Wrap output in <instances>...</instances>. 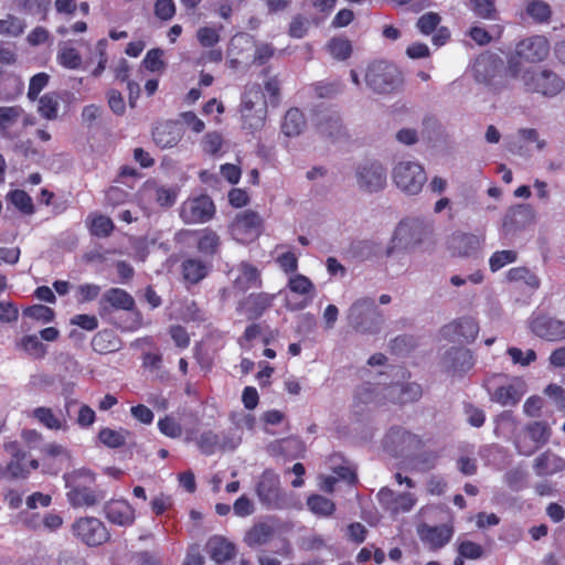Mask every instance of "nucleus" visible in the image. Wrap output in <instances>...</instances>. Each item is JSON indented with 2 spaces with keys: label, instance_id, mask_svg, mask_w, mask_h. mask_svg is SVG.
Listing matches in <instances>:
<instances>
[{
  "label": "nucleus",
  "instance_id": "nucleus-1",
  "mask_svg": "<svg viewBox=\"0 0 565 565\" xmlns=\"http://www.w3.org/2000/svg\"><path fill=\"white\" fill-rule=\"evenodd\" d=\"M63 479L67 502L74 509L95 507L106 498V491L95 486L96 476L89 469H75Z\"/></svg>",
  "mask_w": 565,
  "mask_h": 565
},
{
  "label": "nucleus",
  "instance_id": "nucleus-2",
  "mask_svg": "<svg viewBox=\"0 0 565 565\" xmlns=\"http://www.w3.org/2000/svg\"><path fill=\"white\" fill-rule=\"evenodd\" d=\"M508 72L511 77L520 79L527 92L545 97H554L565 88V82L555 72L547 68H526L515 58L509 60Z\"/></svg>",
  "mask_w": 565,
  "mask_h": 565
},
{
  "label": "nucleus",
  "instance_id": "nucleus-3",
  "mask_svg": "<svg viewBox=\"0 0 565 565\" xmlns=\"http://www.w3.org/2000/svg\"><path fill=\"white\" fill-rule=\"evenodd\" d=\"M433 233V223L420 217H406L395 227L386 248V256L396 252L412 253Z\"/></svg>",
  "mask_w": 565,
  "mask_h": 565
},
{
  "label": "nucleus",
  "instance_id": "nucleus-4",
  "mask_svg": "<svg viewBox=\"0 0 565 565\" xmlns=\"http://www.w3.org/2000/svg\"><path fill=\"white\" fill-rule=\"evenodd\" d=\"M345 318L354 331L364 334L377 333L384 320L375 300L371 297L356 298L348 308Z\"/></svg>",
  "mask_w": 565,
  "mask_h": 565
},
{
  "label": "nucleus",
  "instance_id": "nucleus-5",
  "mask_svg": "<svg viewBox=\"0 0 565 565\" xmlns=\"http://www.w3.org/2000/svg\"><path fill=\"white\" fill-rule=\"evenodd\" d=\"M239 114L245 129L258 130L265 125L267 102L259 84L246 86L241 98Z\"/></svg>",
  "mask_w": 565,
  "mask_h": 565
},
{
  "label": "nucleus",
  "instance_id": "nucleus-6",
  "mask_svg": "<svg viewBox=\"0 0 565 565\" xmlns=\"http://www.w3.org/2000/svg\"><path fill=\"white\" fill-rule=\"evenodd\" d=\"M490 401L503 407L515 406L526 393V384L520 377L493 374L486 381Z\"/></svg>",
  "mask_w": 565,
  "mask_h": 565
},
{
  "label": "nucleus",
  "instance_id": "nucleus-7",
  "mask_svg": "<svg viewBox=\"0 0 565 565\" xmlns=\"http://www.w3.org/2000/svg\"><path fill=\"white\" fill-rule=\"evenodd\" d=\"M365 82L373 92L390 94L402 85L403 76L394 64L376 61L369 65Z\"/></svg>",
  "mask_w": 565,
  "mask_h": 565
},
{
  "label": "nucleus",
  "instance_id": "nucleus-8",
  "mask_svg": "<svg viewBox=\"0 0 565 565\" xmlns=\"http://www.w3.org/2000/svg\"><path fill=\"white\" fill-rule=\"evenodd\" d=\"M395 185L405 194H418L427 181L424 167L411 160L398 161L392 171Z\"/></svg>",
  "mask_w": 565,
  "mask_h": 565
},
{
  "label": "nucleus",
  "instance_id": "nucleus-9",
  "mask_svg": "<svg viewBox=\"0 0 565 565\" xmlns=\"http://www.w3.org/2000/svg\"><path fill=\"white\" fill-rule=\"evenodd\" d=\"M255 492L259 502L269 510L288 507L287 497L280 487V478L273 470H265L259 477Z\"/></svg>",
  "mask_w": 565,
  "mask_h": 565
},
{
  "label": "nucleus",
  "instance_id": "nucleus-10",
  "mask_svg": "<svg viewBox=\"0 0 565 565\" xmlns=\"http://www.w3.org/2000/svg\"><path fill=\"white\" fill-rule=\"evenodd\" d=\"M358 188L365 193H377L387 184V170L377 160H365L355 169Z\"/></svg>",
  "mask_w": 565,
  "mask_h": 565
},
{
  "label": "nucleus",
  "instance_id": "nucleus-11",
  "mask_svg": "<svg viewBox=\"0 0 565 565\" xmlns=\"http://www.w3.org/2000/svg\"><path fill=\"white\" fill-rule=\"evenodd\" d=\"M230 235L241 244L254 242L263 231V218L254 211L245 210L235 215L228 226Z\"/></svg>",
  "mask_w": 565,
  "mask_h": 565
},
{
  "label": "nucleus",
  "instance_id": "nucleus-12",
  "mask_svg": "<svg viewBox=\"0 0 565 565\" xmlns=\"http://www.w3.org/2000/svg\"><path fill=\"white\" fill-rule=\"evenodd\" d=\"M422 439L403 427H392L383 439V448L394 457H404L417 450Z\"/></svg>",
  "mask_w": 565,
  "mask_h": 565
},
{
  "label": "nucleus",
  "instance_id": "nucleus-13",
  "mask_svg": "<svg viewBox=\"0 0 565 565\" xmlns=\"http://www.w3.org/2000/svg\"><path fill=\"white\" fill-rule=\"evenodd\" d=\"M72 532L87 546H98L109 540V532L105 524L95 516H82L72 525Z\"/></svg>",
  "mask_w": 565,
  "mask_h": 565
},
{
  "label": "nucleus",
  "instance_id": "nucleus-14",
  "mask_svg": "<svg viewBox=\"0 0 565 565\" xmlns=\"http://www.w3.org/2000/svg\"><path fill=\"white\" fill-rule=\"evenodd\" d=\"M287 287L291 294L297 295V298L286 295L285 305L288 310H301L311 302L315 285L307 276L301 274L291 275L288 279Z\"/></svg>",
  "mask_w": 565,
  "mask_h": 565
},
{
  "label": "nucleus",
  "instance_id": "nucleus-15",
  "mask_svg": "<svg viewBox=\"0 0 565 565\" xmlns=\"http://www.w3.org/2000/svg\"><path fill=\"white\" fill-rule=\"evenodd\" d=\"M214 213V203L207 195L188 199L180 207V216L188 224L205 223Z\"/></svg>",
  "mask_w": 565,
  "mask_h": 565
},
{
  "label": "nucleus",
  "instance_id": "nucleus-16",
  "mask_svg": "<svg viewBox=\"0 0 565 565\" xmlns=\"http://www.w3.org/2000/svg\"><path fill=\"white\" fill-rule=\"evenodd\" d=\"M550 53V43L542 35H533L520 41L515 46V54L511 58L536 63L545 60Z\"/></svg>",
  "mask_w": 565,
  "mask_h": 565
},
{
  "label": "nucleus",
  "instance_id": "nucleus-17",
  "mask_svg": "<svg viewBox=\"0 0 565 565\" xmlns=\"http://www.w3.org/2000/svg\"><path fill=\"white\" fill-rule=\"evenodd\" d=\"M551 429L546 423L535 422L527 426L524 437H520L516 443L519 454L524 456L532 455L539 447L548 441Z\"/></svg>",
  "mask_w": 565,
  "mask_h": 565
},
{
  "label": "nucleus",
  "instance_id": "nucleus-18",
  "mask_svg": "<svg viewBox=\"0 0 565 565\" xmlns=\"http://www.w3.org/2000/svg\"><path fill=\"white\" fill-rule=\"evenodd\" d=\"M377 498L382 508L392 515L409 512L417 502L415 494L411 492L396 493L388 488H382Z\"/></svg>",
  "mask_w": 565,
  "mask_h": 565
},
{
  "label": "nucleus",
  "instance_id": "nucleus-19",
  "mask_svg": "<svg viewBox=\"0 0 565 565\" xmlns=\"http://www.w3.org/2000/svg\"><path fill=\"white\" fill-rule=\"evenodd\" d=\"M104 515L114 525L128 527L135 523L136 511L125 499H111L104 504Z\"/></svg>",
  "mask_w": 565,
  "mask_h": 565
},
{
  "label": "nucleus",
  "instance_id": "nucleus-20",
  "mask_svg": "<svg viewBox=\"0 0 565 565\" xmlns=\"http://www.w3.org/2000/svg\"><path fill=\"white\" fill-rule=\"evenodd\" d=\"M502 68V61L493 54H482L473 63L472 72L477 82L495 87V77Z\"/></svg>",
  "mask_w": 565,
  "mask_h": 565
},
{
  "label": "nucleus",
  "instance_id": "nucleus-21",
  "mask_svg": "<svg viewBox=\"0 0 565 565\" xmlns=\"http://www.w3.org/2000/svg\"><path fill=\"white\" fill-rule=\"evenodd\" d=\"M484 242V237L471 233L457 232L448 239V247L454 255L460 257L477 256Z\"/></svg>",
  "mask_w": 565,
  "mask_h": 565
},
{
  "label": "nucleus",
  "instance_id": "nucleus-22",
  "mask_svg": "<svg viewBox=\"0 0 565 565\" xmlns=\"http://www.w3.org/2000/svg\"><path fill=\"white\" fill-rule=\"evenodd\" d=\"M441 332L443 335L450 341L470 343L477 338L479 326L473 318L463 317L446 324Z\"/></svg>",
  "mask_w": 565,
  "mask_h": 565
},
{
  "label": "nucleus",
  "instance_id": "nucleus-23",
  "mask_svg": "<svg viewBox=\"0 0 565 565\" xmlns=\"http://www.w3.org/2000/svg\"><path fill=\"white\" fill-rule=\"evenodd\" d=\"M6 451L12 457L8 463V472L13 478H25L31 470H35L39 463L35 459H26L24 451L15 441H10L4 445Z\"/></svg>",
  "mask_w": 565,
  "mask_h": 565
},
{
  "label": "nucleus",
  "instance_id": "nucleus-24",
  "mask_svg": "<svg viewBox=\"0 0 565 565\" xmlns=\"http://www.w3.org/2000/svg\"><path fill=\"white\" fill-rule=\"evenodd\" d=\"M531 330L537 337L547 341H558L565 339V322L555 318L541 316L531 322Z\"/></svg>",
  "mask_w": 565,
  "mask_h": 565
},
{
  "label": "nucleus",
  "instance_id": "nucleus-25",
  "mask_svg": "<svg viewBox=\"0 0 565 565\" xmlns=\"http://www.w3.org/2000/svg\"><path fill=\"white\" fill-rule=\"evenodd\" d=\"M183 131L174 120H166L157 124L152 130L153 142L161 149L175 147L182 139Z\"/></svg>",
  "mask_w": 565,
  "mask_h": 565
},
{
  "label": "nucleus",
  "instance_id": "nucleus-26",
  "mask_svg": "<svg viewBox=\"0 0 565 565\" xmlns=\"http://www.w3.org/2000/svg\"><path fill=\"white\" fill-rule=\"evenodd\" d=\"M28 125V118L24 110L20 106H2L0 107V135L7 138H14L17 134L14 129L18 126L22 128Z\"/></svg>",
  "mask_w": 565,
  "mask_h": 565
},
{
  "label": "nucleus",
  "instance_id": "nucleus-27",
  "mask_svg": "<svg viewBox=\"0 0 565 565\" xmlns=\"http://www.w3.org/2000/svg\"><path fill=\"white\" fill-rule=\"evenodd\" d=\"M231 274L234 275V287L241 291L262 286L259 270L249 263L242 262L231 270Z\"/></svg>",
  "mask_w": 565,
  "mask_h": 565
},
{
  "label": "nucleus",
  "instance_id": "nucleus-28",
  "mask_svg": "<svg viewBox=\"0 0 565 565\" xmlns=\"http://www.w3.org/2000/svg\"><path fill=\"white\" fill-rule=\"evenodd\" d=\"M452 527L448 525L431 526L423 524L418 527V535L429 548L437 550L446 545L452 537Z\"/></svg>",
  "mask_w": 565,
  "mask_h": 565
},
{
  "label": "nucleus",
  "instance_id": "nucleus-29",
  "mask_svg": "<svg viewBox=\"0 0 565 565\" xmlns=\"http://www.w3.org/2000/svg\"><path fill=\"white\" fill-rule=\"evenodd\" d=\"M275 298V294H250L241 301L239 309L248 319H257L273 305Z\"/></svg>",
  "mask_w": 565,
  "mask_h": 565
},
{
  "label": "nucleus",
  "instance_id": "nucleus-30",
  "mask_svg": "<svg viewBox=\"0 0 565 565\" xmlns=\"http://www.w3.org/2000/svg\"><path fill=\"white\" fill-rule=\"evenodd\" d=\"M422 396V387L416 383H392L385 386V397L393 403H409Z\"/></svg>",
  "mask_w": 565,
  "mask_h": 565
},
{
  "label": "nucleus",
  "instance_id": "nucleus-31",
  "mask_svg": "<svg viewBox=\"0 0 565 565\" xmlns=\"http://www.w3.org/2000/svg\"><path fill=\"white\" fill-rule=\"evenodd\" d=\"M534 210L527 204L511 207L503 220V227L508 231L524 228L534 221Z\"/></svg>",
  "mask_w": 565,
  "mask_h": 565
},
{
  "label": "nucleus",
  "instance_id": "nucleus-32",
  "mask_svg": "<svg viewBox=\"0 0 565 565\" xmlns=\"http://www.w3.org/2000/svg\"><path fill=\"white\" fill-rule=\"evenodd\" d=\"M444 364L449 371L461 374L473 366L475 360L470 350L452 348L444 356Z\"/></svg>",
  "mask_w": 565,
  "mask_h": 565
},
{
  "label": "nucleus",
  "instance_id": "nucleus-33",
  "mask_svg": "<svg viewBox=\"0 0 565 565\" xmlns=\"http://www.w3.org/2000/svg\"><path fill=\"white\" fill-rule=\"evenodd\" d=\"M533 469L540 477L553 476L565 469V459L547 450L535 458Z\"/></svg>",
  "mask_w": 565,
  "mask_h": 565
},
{
  "label": "nucleus",
  "instance_id": "nucleus-34",
  "mask_svg": "<svg viewBox=\"0 0 565 565\" xmlns=\"http://www.w3.org/2000/svg\"><path fill=\"white\" fill-rule=\"evenodd\" d=\"M207 553L217 564L231 559L235 553V546L222 536H213L206 544Z\"/></svg>",
  "mask_w": 565,
  "mask_h": 565
},
{
  "label": "nucleus",
  "instance_id": "nucleus-35",
  "mask_svg": "<svg viewBox=\"0 0 565 565\" xmlns=\"http://www.w3.org/2000/svg\"><path fill=\"white\" fill-rule=\"evenodd\" d=\"M221 246L220 235L212 228L205 227L198 232V249L206 256L215 255Z\"/></svg>",
  "mask_w": 565,
  "mask_h": 565
},
{
  "label": "nucleus",
  "instance_id": "nucleus-36",
  "mask_svg": "<svg viewBox=\"0 0 565 565\" xmlns=\"http://www.w3.org/2000/svg\"><path fill=\"white\" fill-rule=\"evenodd\" d=\"M306 128V119L298 108H290L284 118L281 131L287 137H297Z\"/></svg>",
  "mask_w": 565,
  "mask_h": 565
},
{
  "label": "nucleus",
  "instance_id": "nucleus-37",
  "mask_svg": "<svg viewBox=\"0 0 565 565\" xmlns=\"http://www.w3.org/2000/svg\"><path fill=\"white\" fill-rule=\"evenodd\" d=\"M385 386L365 383L356 388L354 399L361 404L381 403L383 399H386Z\"/></svg>",
  "mask_w": 565,
  "mask_h": 565
},
{
  "label": "nucleus",
  "instance_id": "nucleus-38",
  "mask_svg": "<svg viewBox=\"0 0 565 565\" xmlns=\"http://www.w3.org/2000/svg\"><path fill=\"white\" fill-rule=\"evenodd\" d=\"M209 271V266L199 258H188L182 263L183 278L190 284L201 281Z\"/></svg>",
  "mask_w": 565,
  "mask_h": 565
},
{
  "label": "nucleus",
  "instance_id": "nucleus-39",
  "mask_svg": "<svg viewBox=\"0 0 565 565\" xmlns=\"http://www.w3.org/2000/svg\"><path fill=\"white\" fill-rule=\"evenodd\" d=\"M524 11L536 23H546L552 15L550 4L543 0H525Z\"/></svg>",
  "mask_w": 565,
  "mask_h": 565
},
{
  "label": "nucleus",
  "instance_id": "nucleus-40",
  "mask_svg": "<svg viewBox=\"0 0 565 565\" xmlns=\"http://www.w3.org/2000/svg\"><path fill=\"white\" fill-rule=\"evenodd\" d=\"M103 300L108 302L115 309L132 310L135 306L134 298L120 288L108 289L103 295Z\"/></svg>",
  "mask_w": 565,
  "mask_h": 565
},
{
  "label": "nucleus",
  "instance_id": "nucleus-41",
  "mask_svg": "<svg viewBox=\"0 0 565 565\" xmlns=\"http://www.w3.org/2000/svg\"><path fill=\"white\" fill-rule=\"evenodd\" d=\"M274 530L266 523L255 524L244 537V541L249 546H258L265 544L273 535Z\"/></svg>",
  "mask_w": 565,
  "mask_h": 565
},
{
  "label": "nucleus",
  "instance_id": "nucleus-42",
  "mask_svg": "<svg viewBox=\"0 0 565 565\" xmlns=\"http://www.w3.org/2000/svg\"><path fill=\"white\" fill-rule=\"evenodd\" d=\"M320 135L330 139H337L343 135V126L338 115H330L318 124Z\"/></svg>",
  "mask_w": 565,
  "mask_h": 565
},
{
  "label": "nucleus",
  "instance_id": "nucleus-43",
  "mask_svg": "<svg viewBox=\"0 0 565 565\" xmlns=\"http://www.w3.org/2000/svg\"><path fill=\"white\" fill-rule=\"evenodd\" d=\"M130 436V433L126 429H111V428H103L99 431L98 438L100 443L109 448H118L125 445L127 438Z\"/></svg>",
  "mask_w": 565,
  "mask_h": 565
},
{
  "label": "nucleus",
  "instance_id": "nucleus-44",
  "mask_svg": "<svg viewBox=\"0 0 565 565\" xmlns=\"http://www.w3.org/2000/svg\"><path fill=\"white\" fill-rule=\"evenodd\" d=\"M25 26L24 20L8 14L4 19L0 20V34L9 38H18L24 32Z\"/></svg>",
  "mask_w": 565,
  "mask_h": 565
},
{
  "label": "nucleus",
  "instance_id": "nucleus-45",
  "mask_svg": "<svg viewBox=\"0 0 565 565\" xmlns=\"http://www.w3.org/2000/svg\"><path fill=\"white\" fill-rule=\"evenodd\" d=\"M196 446L206 456L221 451L220 435L213 430L203 431L196 439Z\"/></svg>",
  "mask_w": 565,
  "mask_h": 565
},
{
  "label": "nucleus",
  "instance_id": "nucleus-46",
  "mask_svg": "<svg viewBox=\"0 0 565 565\" xmlns=\"http://www.w3.org/2000/svg\"><path fill=\"white\" fill-rule=\"evenodd\" d=\"M309 510L320 516H329L333 513L334 503L320 494L310 495L307 500Z\"/></svg>",
  "mask_w": 565,
  "mask_h": 565
},
{
  "label": "nucleus",
  "instance_id": "nucleus-47",
  "mask_svg": "<svg viewBox=\"0 0 565 565\" xmlns=\"http://www.w3.org/2000/svg\"><path fill=\"white\" fill-rule=\"evenodd\" d=\"M58 107L60 102L57 96L53 93H49L40 98L38 110L45 119L53 120L57 117Z\"/></svg>",
  "mask_w": 565,
  "mask_h": 565
},
{
  "label": "nucleus",
  "instance_id": "nucleus-48",
  "mask_svg": "<svg viewBox=\"0 0 565 565\" xmlns=\"http://www.w3.org/2000/svg\"><path fill=\"white\" fill-rule=\"evenodd\" d=\"M518 253L513 249H503L494 252L489 258V268L492 273H497L507 265L515 263Z\"/></svg>",
  "mask_w": 565,
  "mask_h": 565
},
{
  "label": "nucleus",
  "instance_id": "nucleus-49",
  "mask_svg": "<svg viewBox=\"0 0 565 565\" xmlns=\"http://www.w3.org/2000/svg\"><path fill=\"white\" fill-rule=\"evenodd\" d=\"M507 278L509 281H523L531 288H539L540 279L539 277L530 271L526 267H514L511 268L507 273Z\"/></svg>",
  "mask_w": 565,
  "mask_h": 565
},
{
  "label": "nucleus",
  "instance_id": "nucleus-50",
  "mask_svg": "<svg viewBox=\"0 0 565 565\" xmlns=\"http://www.w3.org/2000/svg\"><path fill=\"white\" fill-rule=\"evenodd\" d=\"M92 345L97 352H110L118 349V341L109 331H100L94 335Z\"/></svg>",
  "mask_w": 565,
  "mask_h": 565
},
{
  "label": "nucleus",
  "instance_id": "nucleus-51",
  "mask_svg": "<svg viewBox=\"0 0 565 565\" xmlns=\"http://www.w3.org/2000/svg\"><path fill=\"white\" fill-rule=\"evenodd\" d=\"M19 347L36 359L43 358L46 353L45 345L39 340L36 334L24 335L20 340Z\"/></svg>",
  "mask_w": 565,
  "mask_h": 565
},
{
  "label": "nucleus",
  "instance_id": "nucleus-52",
  "mask_svg": "<svg viewBox=\"0 0 565 565\" xmlns=\"http://www.w3.org/2000/svg\"><path fill=\"white\" fill-rule=\"evenodd\" d=\"M327 47L329 53L337 60H345L352 52L350 41L343 38L331 39Z\"/></svg>",
  "mask_w": 565,
  "mask_h": 565
},
{
  "label": "nucleus",
  "instance_id": "nucleus-53",
  "mask_svg": "<svg viewBox=\"0 0 565 565\" xmlns=\"http://www.w3.org/2000/svg\"><path fill=\"white\" fill-rule=\"evenodd\" d=\"M159 431L172 439L179 438L182 435L181 424L171 415H167L158 420Z\"/></svg>",
  "mask_w": 565,
  "mask_h": 565
},
{
  "label": "nucleus",
  "instance_id": "nucleus-54",
  "mask_svg": "<svg viewBox=\"0 0 565 565\" xmlns=\"http://www.w3.org/2000/svg\"><path fill=\"white\" fill-rule=\"evenodd\" d=\"M57 60L64 67L75 70L78 68L82 63V57L78 52L71 46L63 45L57 54Z\"/></svg>",
  "mask_w": 565,
  "mask_h": 565
},
{
  "label": "nucleus",
  "instance_id": "nucleus-55",
  "mask_svg": "<svg viewBox=\"0 0 565 565\" xmlns=\"http://www.w3.org/2000/svg\"><path fill=\"white\" fill-rule=\"evenodd\" d=\"M10 202L25 214L33 213L31 196L23 190H13L8 194Z\"/></svg>",
  "mask_w": 565,
  "mask_h": 565
},
{
  "label": "nucleus",
  "instance_id": "nucleus-56",
  "mask_svg": "<svg viewBox=\"0 0 565 565\" xmlns=\"http://www.w3.org/2000/svg\"><path fill=\"white\" fill-rule=\"evenodd\" d=\"M163 54L164 52L161 49L148 51L142 61V65L150 72H162L166 68V63L162 58Z\"/></svg>",
  "mask_w": 565,
  "mask_h": 565
},
{
  "label": "nucleus",
  "instance_id": "nucleus-57",
  "mask_svg": "<svg viewBox=\"0 0 565 565\" xmlns=\"http://www.w3.org/2000/svg\"><path fill=\"white\" fill-rule=\"evenodd\" d=\"M147 189H150L148 186ZM153 190L154 199L160 206H171L175 203L178 198V190L170 186H151Z\"/></svg>",
  "mask_w": 565,
  "mask_h": 565
},
{
  "label": "nucleus",
  "instance_id": "nucleus-58",
  "mask_svg": "<svg viewBox=\"0 0 565 565\" xmlns=\"http://www.w3.org/2000/svg\"><path fill=\"white\" fill-rule=\"evenodd\" d=\"M33 416L50 429H61L62 422L56 417L51 408L38 407L33 411Z\"/></svg>",
  "mask_w": 565,
  "mask_h": 565
},
{
  "label": "nucleus",
  "instance_id": "nucleus-59",
  "mask_svg": "<svg viewBox=\"0 0 565 565\" xmlns=\"http://www.w3.org/2000/svg\"><path fill=\"white\" fill-rule=\"evenodd\" d=\"M23 315L34 320L47 323L54 319L53 309L43 305H33L24 309Z\"/></svg>",
  "mask_w": 565,
  "mask_h": 565
},
{
  "label": "nucleus",
  "instance_id": "nucleus-60",
  "mask_svg": "<svg viewBox=\"0 0 565 565\" xmlns=\"http://www.w3.org/2000/svg\"><path fill=\"white\" fill-rule=\"evenodd\" d=\"M114 230L113 221L105 215H96L92 218L90 231L94 235L104 237L111 233Z\"/></svg>",
  "mask_w": 565,
  "mask_h": 565
},
{
  "label": "nucleus",
  "instance_id": "nucleus-61",
  "mask_svg": "<svg viewBox=\"0 0 565 565\" xmlns=\"http://www.w3.org/2000/svg\"><path fill=\"white\" fill-rule=\"evenodd\" d=\"M475 13L488 20H494L497 17L495 4L493 0H471Z\"/></svg>",
  "mask_w": 565,
  "mask_h": 565
},
{
  "label": "nucleus",
  "instance_id": "nucleus-62",
  "mask_svg": "<svg viewBox=\"0 0 565 565\" xmlns=\"http://www.w3.org/2000/svg\"><path fill=\"white\" fill-rule=\"evenodd\" d=\"M440 21H441V18L438 13L427 12V13H424L417 20L416 26L423 34L428 35L436 30V28L438 26Z\"/></svg>",
  "mask_w": 565,
  "mask_h": 565
},
{
  "label": "nucleus",
  "instance_id": "nucleus-63",
  "mask_svg": "<svg viewBox=\"0 0 565 565\" xmlns=\"http://www.w3.org/2000/svg\"><path fill=\"white\" fill-rule=\"evenodd\" d=\"M508 354L514 364H519L521 366H527L536 360V353L532 349L523 352L519 348L511 347L508 349Z\"/></svg>",
  "mask_w": 565,
  "mask_h": 565
},
{
  "label": "nucleus",
  "instance_id": "nucleus-64",
  "mask_svg": "<svg viewBox=\"0 0 565 565\" xmlns=\"http://www.w3.org/2000/svg\"><path fill=\"white\" fill-rule=\"evenodd\" d=\"M175 3L173 0H156L153 11L154 15L161 21H169L175 14Z\"/></svg>",
  "mask_w": 565,
  "mask_h": 565
}]
</instances>
